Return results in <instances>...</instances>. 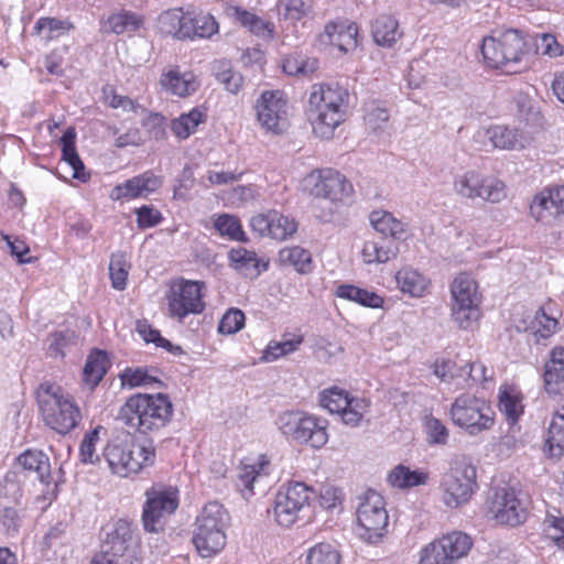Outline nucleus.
I'll return each mask as SVG.
<instances>
[{
	"label": "nucleus",
	"instance_id": "423d86ee",
	"mask_svg": "<svg viewBox=\"0 0 564 564\" xmlns=\"http://www.w3.org/2000/svg\"><path fill=\"white\" fill-rule=\"evenodd\" d=\"M449 414L454 424L468 434L476 435L494 425V411L485 399L471 393H463L453 402Z\"/></svg>",
	"mask_w": 564,
	"mask_h": 564
},
{
	"label": "nucleus",
	"instance_id": "c85d7f7f",
	"mask_svg": "<svg viewBox=\"0 0 564 564\" xmlns=\"http://www.w3.org/2000/svg\"><path fill=\"white\" fill-rule=\"evenodd\" d=\"M187 34L184 33V40L210 39L218 32V23L209 13L193 14L187 12L186 17Z\"/></svg>",
	"mask_w": 564,
	"mask_h": 564
},
{
	"label": "nucleus",
	"instance_id": "ddd939ff",
	"mask_svg": "<svg viewBox=\"0 0 564 564\" xmlns=\"http://www.w3.org/2000/svg\"><path fill=\"white\" fill-rule=\"evenodd\" d=\"M454 191L462 197L481 198L490 203H499L507 196L503 182L495 177H486L476 171L457 175L454 180Z\"/></svg>",
	"mask_w": 564,
	"mask_h": 564
},
{
	"label": "nucleus",
	"instance_id": "2f4dec72",
	"mask_svg": "<svg viewBox=\"0 0 564 564\" xmlns=\"http://www.w3.org/2000/svg\"><path fill=\"white\" fill-rule=\"evenodd\" d=\"M372 36L380 46L391 47L400 37L398 21L391 15H380L372 24Z\"/></svg>",
	"mask_w": 564,
	"mask_h": 564
},
{
	"label": "nucleus",
	"instance_id": "4c0bfd02",
	"mask_svg": "<svg viewBox=\"0 0 564 564\" xmlns=\"http://www.w3.org/2000/svg\"><path fill=\"white\" fill-rule=\"evenodd\" d=\"M75 140H76L75 128H73V127L67 128L59 140L61 144H62V158L65 162H67L72 166V169L74 171L73 176L75 178L83 180V173H84L85 166L76 151Z\"/></svg>",
	"mask_w": 564,
	"mask_h": 564
},
{
	"label": "nucleus",
	"instance_id": "393cba45",
	"mask_svg": "<svg viewBox=\"0 0 564 564\" xmlns=\"http://www.w3.org/2000/svg\"><path fill=\"white\" fill-rule=\"evenodd\" d=\"M229 265L240 275L248 279H256L260 273L267 270V263L261 265L254 251L239 247L234 248L228 253Z\"/></svg>",
	"mask_w": 564,
	"mask_h": 564
},
{
	"label": "nucleus",
	"instance_id": "7c9ffc66",
	"mask_svg": "<svg viewBox=\"0 0 564 564\" xmlns=\"http://www.w3.org/2000/svg\"><path fill=\"white\" fill-rule=\"evenodd\" d=\"M369 220L377 232L381 234V237L389 239L401 240L405 234V225L394 218L392 214L383 210H373Z\"/></svg>",
	"mask_w": 564,
	"mask_h": 564
},
{
	"label": "nucleus",
	"instance_id": "c756f323",
	"mask_svg": "<svg viewBox=\"0 0 564 564\" xmlns=\"http://www.w3.org/2000/svg\"><path fill=\"white\" fill-rule=\"evenodd\" d=\"M232 18L238 21L243 28L248 29L252 34L264 39H273L274 25L271 22L264 21L260 17L247 11L243 8H232Z\"/></svg>",
	"mask_w": 564,
	"mask_h": 564
},
{
	"label": "nucleus",
	"instance_id": "4be33fe9",
	"mask_svg": "<svg viewBox=\"0 0 564 564\" xmlns=\"http://www.w3.org/2000/svg\"><path fill=\"white\" fill-rule=\"evenodd\" d=\"M131 545V528L126 521L120 520L116 523L115 529L107 534V538L101 543L98 555H106L108 560L122 561L126 564Z\"/></svg>",
	"mask_w": 564,
	"mask_h": 564
},
{
	"label": "nucleus",
	"instance_id": "0e129e2a",
	"mask_svg": "<svg viewBox=\"0 0 564 564\" xmlns=\"http://www.w3.org/2000/svg\"><path fill=\"white\" fill-rule=\"evenodd\" d=\"M34 30L37 34L46 32L45 39L50 40L68 30V23L56 18H41L36 21Z\"/></svg>",
	"mask_w": 564,
	"mask_h": 564
},
{
	"label": "nucleus",
	"instance_id": "f3484780",
	"mask_svg": "<svg viewBox=\"0 0 564 564\" xmlns=\"http://www.w3.org/2000/svg\"><path fill=\"white\" fill-rule=\"evenodd\" d=\"M148 406H150L148 393L134 394L120 408L117 420L141 434L162 429L161 424L155 423L156 419Z\"/></svg>",
	"mask_w": 564,
	"mask_h": 564
},
{
	"label": "nucleus",
	"instance_id": "a211bd4d",
	"mask_svg": "<svg viewBox=\"0 0 564 564\" xmlns=\"http://www.w3.org/2000/svg\"><path fill=\"white\" fill-rule=\"evenodd\" d=\"M250 227L260 237H269L278 241H284L297 230V223L278 210H269L250 218Z\"/></svg>",
	"mask_w": 564,
	"mask_h": 564
},
{
	"label": "nucleus",
	"instance_id": "6ab92c4d",
	"mask_svg": "<svg viewBox=\"0 0 564 564\" xmlns=\"http://www.w3.org/2000/svg\"><path fill=\"white\" fill-rule=\"evenodd\" d=\"M15 466L21 468L28 476H33L46 486L44 491L46 499L56 497L57 484L52 479L50 458L45 453L26 449L18 456Z\"/></svg>",
	"mask_w": 564,
	"mask_h": 564
},
{
	"label": "nucleus",
	"instance_id": "69168bd1",
	"mask_svg": "<svg viewBox=\"0 0 564 564\" xmlns=\"http://www.w3.org/2000/svg\"><path fill=\"white\" fill-rule=\"evenodd\" d=\"M76 334L70 329L55 332L50 337L48 352L53 357L64 356V348L75 343Z\"/></svg>",
	"mask_w": 564,
	"mask_h": 564
},
{
	"label": "nucleus",
	"instance_id": "dca6fc26",
	"mask_svg": "<svg viewBox=\"0 0 564 564\" xmlns=\"http://www.w3.org/2000/svg\"><path fill=\"white\" fill-rule=\"evenodd\" d=\"M489 512L498 523L511 527L522 523L527 517V510L512 487L495 490L489 502Z\"/></svg>",
	"mask_w": 564,
	"mask_h": 564
},
{
	"label": "nucleus",
	"instance_id": "4d7b16f0",
	"mask_svg": "<svg viewBox=\"0 0 564 564\" xmlns=\"http://www.w3.org/2000/svg\"><path fill=\"white\" fill-rule=\"evenodd\" d=\"M102 427L96 426L94 430L85 434L79 446V459L84 464H95L99 460L96 454V444L99 441V433Z\"/></svg>",
	"mask_w": 564,
	"mask_h": 564
},
{
	"label": "nucleus",
	"instance_id": "c03bdc74",
	"mask_svg": "<svg viewBox=\"0 0 564 564\" xmlns=\"http://www.w3.org/2000/svg\"><path fill=\"white\" fill-rule=\"evenodd\" d=\"M215 229L230 240L246 242L248 238L242 229L240 220L232 215L223 214L214 223Z\"/></svg>",
	"mask_w": 564,
	"mask_h": 564
},
{
	"label": "nucleus",
	"instance_id": "09e8293b",
	"mask_svg": "<svg viewBox=\"0 0 564 564\" xmlns=\"http://www.w3.org/2000/svg\"><path fill=\"white\" fill-rule=\"evenodd\" d=\"M543 532L545 536L552 540L558 549L564 551V517L554 509L547 512L543 521Z\"/></svg>",
	"mask_w": 564,
	"mask_h": 564
},
{
	"label": "nucleus",
	"instance_id": "4468645a",
	"mask_svg": "<svg viewBox=\"0 0 564 564\" xmlns=\"http://www.w3.org/2000/svg\"><path fill=\"white\" fill-rule=\"evenodd\" d=\"M204 288L203 282L192 280L174 283L166 295L170 315L182 322L189 314H200L205 310Z\"/></svg>",
	"mask_w": 564,
	"mask_h": 564
},
{
	"label": "nucleus",
	"instance_id": "b1692460",
	"mask_svg": "<svg viewBox=\"0 0 564 564\" xmlns=\"http://www.w3.org/2000/svg\"><path fill=\"white\" fill-rule=\"evenodd\" d=\"M544 389L549 394H558L564 390V347L556 346L550 351L544 365Z\"/></svg>",
	"mask_w": 564,
	"mask_h": 564
},
{
	"label": "nucleus",
	"instance_id": "774afa93",
	"mask_svg": "<svg viewBox=\"0 0 564 564\" xmlns=\"http://www.w3.org/2000/svg\"><path fill=\"white\" fill-rule=\"evenodd\" d=\"M535 46L539 53L550 57H557L563 54V46L557 42L556 37L550 33L538 35Z\"/></svg>",
	"mask_w": 564,
	"mask_h": 564
},
{
	"label": "nucleus",
	"instance_id": "2eb2a0df",
	"mask_svg": "<svg viewBox=\"0 0 564 564\" xmlns=\"http://www.w3.org/2000/svg\"><path fill=\"white\" fill-rule=\"evenodd\" d=\"M261 127L274 134L282 133L288 126L286 100L280 90L263 91L256 105Z\"/></svg>",
	"mask_w": 564,
	"mask_h": 564
},
{
	"label": "nucleus",
	"instance_id": "5fc2aeb1",
	"mask_svg": "<svg viewBox=\"0 0 564 564\" xmlns=\"http://www.w3.org/2000/svg\"><path fill=\"white\" fill-rule=\"evenodd\" d=\"M498 42H500V33L497 36L485 37L481 44V54L485 62L496 68L503 66V51L500 45H497Z\"/></svg>",
	"mask_w": 564,
	"mask_h": 564
},
{
	"label": "nucleus",
	"instance_id": "39448f33",
	"mask_svg": "<svg viewBox=\"0 0 564 564\" xmlns=\"http://www.w3.org/2000/svg\"><path fill=\"white\" fill-rule=\"evenodd\" d=\"M315 490L301 481L282 486L274 498V517L279 525L290 528L297 520L308 518Z\"/></svg>",
	"mask_w": 564,
	"mask_h": 564
},
{
	"label": "nucleus",
	"instance_id": "6e6552de",
	"mask_svg": "<svg viewBox=\"0 0 564 564\" xmlns=\"http://www.w3.org/2000/svg\"><path fill=\"white\" fill-rule=\"evenodd\" d=\"M279 430L286 437L321 448L327 443L325 422L300 411L284 412L276 421Z\"/></svg>",
	"mask_w": 564,
	"mask_h": 564
},
{
	"label": "nucleus",
	"instance_id": "a18cd8bd",
	"mask_svg": "<svg viewBox=\"0 0 564 564\" xmlns=\"http://www.w3.org/2000/svg\"><path fill=\"white\" fill-rule=\"evenodd\" d=\"M129 268L130 264L128 262V257L126 252L118 251L111 254L109 263V274L112 282V286L115 289H126Z\"/></svg>",
	"mask_w": 564,
	"mask_h": 564
},
{
	"label": "nucleus",
	"instance_id": "cd10ccee",
	"mask_svg": "<svg viewBox=\"0 0 564 564\" xmlns=\"http://www.w3.org/2000/svg\"><path fill=\"white\" fill-rule=\"evenodd\" d=\"M185 13L181 8L163 11L158 18V29L162 34L171 35L176 40H184V33L187 34Z\"/></svg>",
	"mask_w": 564,
	"mask_h": 564
},
{
	"label": "nucleus",
	"instance_id": "49530a36",
	"mask_svg": "<svg viewBox=\"0 0 564 564\" xmlns=\"http://www.w3.org/2000/svg\"><path fill=\"white\" fill-rule=\"evenodd\" d=\"M389 110L381 105L371 104L366 109L365 123L376 135H380L386 132L389 126Z\"/></svg>",
	"mask_w": 564,
	"mask_h": 564
},
{
	"label": "nucleus",
	"instance_id": "0eeeda50",
	"mask_svg": "<svg viewBox=\"0 0 564 564\" xmlns=\"http://www.w3.org/2000/svg\"><path fill=\"white\" fill-rule=\"evenodd\" d=\"M452 316L462 329H468L480 317L481 302L477 282L468 274H459L451 284Z\"/></svg>",
	"mask_w": 564,
	"mask_h": 564
},
{
	"label": "nucleus",
	"instance_id": "8fccbe9b",
	"mask_svg": "<svg viewBox=\"0 0 564 564\" xmlns=\"http://www.w3.org/2000/svg\"><path fill=\"white\" fill-rule=\"evenodd\" d=\"M319 403L330 413L338 414L349 405V395L345 390L333 387L321 392Z\"/></svg>",
	"mask_w": 564,
	"mask_h": 564
},
{
	"label": "nucleus",
	"instance_id": "f704fd0d",
	"mask_svg": "<svg viewBox=\"0 0 564 564\" xmlns=\"http://www.w3.org/2000/svg\"><path fill=\"white\" fill-rule=\"evenodd\" d=\"M336 295L366 307L379 308L383 305V299L376 292L368 291L352 284L339 285L336 290Z\"/></svg>",
	"mask_w": 564,
	"mask_h": 564
},
{
	"label": "nucleus",
	"instance_id": "72a5a7b5",
	"mask_svg": "<svg viewBox=\"0 0 564 564\" xmlns=\"http://www.w3.org/2000/svg\"><path fill=\"white\" fill-rule=\"evenodd\" d=\"M109 367L108 355L104 350L95 349L88 356L83 376L84 381L95 388L104 378Z\"/></svg>",
	"mask_w": 564,
	"mask_h": 564
},
{
	"label": "nucleus",
	"instance_id": "e433bc0d",
	"mask_svg": "<svg viewBox=\"0 0 564 564\" xmlns=\"http://www.w3.org/2000/svg\"><path fill=\"white\" fill-rule=\"evenodd\" d=\"M161 84L180 97L188 96L196 90V83L191 73L181 74L178 70H170L162 76Z\"/></svg>",
	"mask_w": 564,
	"mask_h": 564
},
{
	"label": "nucleus",
	"instance_id": "13d9d810",
	"mask_svg": "<svg viewBox=\"0 0 564 564\" xmlns=\"http://www.w3.org/2000/svg\"><path fill=\"white\" fill-rule=\"evenodd\" d=\"M338 552L328 543L313 546L307 554V564H339Z\"/></svg>",
	"mask_w": 564,
	"mask_h": 564
},
{
	"label": "nucleus",
	"instance_id": "20e7f679",
	"mask_svg": "<svg viewBox=\"0 0 564 564\" xmlns=\"http://www.w3.org/2000/svg\"><path fill=\"white\" fill-rule=\"evenodd\" d=\"M104 456L113 474L128 477L153 463L154 449L135 444L130 433H126L107 444Z\"/></svg>",
	"mask_w": 564,
	"mask_h": 564
},
{
	"label": "nucleus",
	"instance_id": "473e14b6",
	"mask_svg": "<svg viewBox=\"0 0 564 564\" xmlns=\"http://www.w3.org/2000/svg\"><path fill=\"white\" fill-rule=\"evenodd\" d=\"M497 45L503 51V66L518 63L524 54V40L520 32L513 29L500 32V42Z\"/></svg>",
	"mask_w": 564,
	"mask_h": 564
},
{
	"label": "nucleus",
	"instance_id": "f257e3e1",
	"mask_svg": "<svg viewBox=\"0 0 564 564\" xmlns=\"http://www.w3.org/2000/svg\"><path fill=\"white\" fill-rule=\"evenodd\" d=\"M349 94L335 84L313 85L308 98L307 118L316 135L329 139L345 120Z\"/></svg>",
	"mask_w": 564,
	"mask_h": 564
},
{
	"label": "nucleus",
	"instance_id": "58836bf2",
	"mask_svg": "<svg viewBox=\"0 0 564 564\" xmlns=\"http://www.w3.org/2000/svg\"><path fill=\"white\" fill-rule=\"evenodd\" d=\"M551 456H561L564 449V405L554 413L545 443Z\"/></svg>",
	"mask_w": 564,
	"mask_h": 564
},
{
	"label": "nucleus",
	"instance_id": "ea45409f",
	"mask_svg": "<svg viewBox=\"0 0 564 564\" xmlns=\"http://www.w3.org/2000/svg\"><path fill=\"white\" fill-rule=\"evenodd\" d=\"M279 259L283 264L293 267L301 274L310 273L313 270L311 252L300 246L283 248L279 252Z\"/></svg>",
	"mask_w": 564,
	"mask_h": 564
},
{
	"label": "nucleus",
	"instance_id": "a878e982",
	"mask_svg": "<svg viewBox=\"0 0 564 564\" xmlns=\"http://www.w3.org/2000/svg\"><path fill=\"white\" fill-rule=\"evenodd\" d=\"M487 135L492 145L503 150L524 149L530 143V138L516 128L507 126H494L487 130Z\"/></svg>",
	"mask_w": 564,
	"mask_h": 564
},
{
	"label": "nucleus",
	"instance_id": "bf43d9fd",
	"mask_svg": "<svg viewBox=\"0 0 564 564\" xmlns=\"http://www.w3.org/2000/svg\"><path fill=\"white\" fill-rule=\"evenodd\" d=\"M499 409L511 424L516 423L523 412L520 399L507 390L499 395Z\"/></svg>",
	"mask_w": 564,
	"mask_h": 564
},
{
	"label": "nucleus",
	"instance_id": "052dcab7",
	"mask_svg": "<svg viewBox=\"0 0 564 564\" xmlns=\"http://www.w3.org/2000/svg\"><path fill=\"white\" fill-rule=\"evenodd\" d=\"M141 196L144 195L138 176L129 178L122 184L116 185L110 193V198L112 200L133 199Z\"/></svg>",
	"mask_w": 564,
	"mask_h": 564
},
{
	"label": "nucleus",
	"instance_id": "a19ab883",
	"mask_svg": "<svg viewBox=\"0 0 564 564\" xmlns=\"http://www.w3.org/2000/svg\"><path fill=\"white\" fill-rule=\"evenodd\" d=\"M213 74L216 79L224 85L230 94H238L243 84V77L240 73L232 69L227 59H218L213 63Z\"/></svg>",
	"mask_w": 564,
	"mask_h": 564
},
{
	"label": "nucleus",
	"instance_id": "6e6d98bb",
	"mask_svg": "<svg viewBox=\"0 0 564 564\" xmlns=\"http://www.w3.org/2000/svg\"><path fill=\"white\" fill-rule=\"evenodd\" d=\"M311 12V6L303 0H280L279 13L284 20L296 22Z\"/></svg>",
	"mask_w": 564,
	"mask_h": 564
},
{
	"label": "nucleus",
	"instance_id": "e2e57ef3",
	"mask_svg": "<svg viewBox=\"0 0 564 564\" xmlns=\"http://www.w3.org/2000/svg\"><path fill=\"white\" fill-rule=\"evenodd\" d=\"M425 430L430 444L445 445L447 443L449 432L443 422L434 416H426Z\"/></svg>",
	"mask_w": 564,
	"mask_h": 564
},
{
	"label": "nucleus",
	"instance_id": "37998d69",
	"mask_svg": "<svg viewBox=\"0 0 564 564\" xmlns=\"http://www.w3.org/2000/svg\"><path fill=\"white\" fill-rule=\"evenodd\" d=\"M427 475L417 470H411L403 465L397 466L388 476V481L398 488H412L415 486L424 485Z\"/></svg>",
	"mask_w": 564,
	"mask_h": 564
},
{
	"label": "nucleus",
	"instance_id": "bb28decb",
	"mask_svg": "<svg viewBox=\"0 0 564 564\" xmlns=\"http://www.w3.org/2000/svg\"><path fill=\"white\" fill-rule=\"evenodd\" d=\"M398 240L379 237L366 241L361 250L366 263H386L399 253Z\"/></svg>",
	"mask_w": 564,
	"mask_h": 564
},
{
	"label": "nucleus",
	"instance_id": "3c124183",
	"mask_svg": "<svg viewBox=\"0 0 564 564\" xmlns=\"http://www.w3.org/2000/svg\"><path fill=\"white\" fill-rule=\"evenodd\" d=\"M283 72L293 76H307L313 74L317 67L318 62L315 58H305L302 55H291L283 61Z\"/></svg>",
	"mask_w": 564,
	"mask_h": 564
},
{
	"label": "nucleus",
	"instance_id": "f03ea898",
	"mask_svg": "<svg viewBox=\"0 0 564 564\" xmlns=\"http://www.w3.org/2000/svg\"><path fill=\"white\" fill-rule=\"evenodd\" d=\"M40 414L46 426L58 434L66 435L75 430L83 416L75 399L64 393L62 388L52 382H43L36 389Z\"/></svg>",
	"mask_w": 564,
	"mask_h": 564
},
{
	"label": "nucleus",
	"instance_id": "c9c22d12",
	"mask_svg": "<svg viewBox=\"0 0 564 564\" xmlns=\"http://www.w3.org/2000/svg\"><path fill=\"white\" fill-rule=\"evenodd\" d=\"M395 280L402 293L412 297H421L427 286V280L411 268H403L395 274Z\"/></svg>",
	"mask_w": 564,
	"mask_h": 564
},
{
	"label": "nucleus",
	"instance_id": "1a4fd4ad",
	"mask_svg": "<svg viewBox=\"0 0 564 564\" xmlns=\"http://www.w3.org/2000/svg\"><path fill=\"white\" fill-rule=\"evenodd\" d=\"M476 477V467L468 459L455 462L441 482L444 503L457 508L468 502L477 489Z\"/></svg>",
	"mask_w": 564,
	"mask_h": 564
},
{
	"label": "nucleus",
	"instance_id": "9d476101",
	"mask_svg": "<svg viewBox=\"0 0 564 564\" xmlns=\"http://www.w3.org/2000/svg\"><path fill=\"white\" fill-rule=\"evenodd\" d=\"M357 509V521L364 532L361 539L369 543H377L386 533L389 521L383 497L369 489L360 498Z\"/></svg>",
	"mask_w": 564,
	"mask_h": 564
},
{
	"label": "nucleus",
	"instance_id": "aec40b11",
	"mask_svg": "<svg viewBox=\"0 0 564 564\" xmlns=\"http://www.w3.org/2000/svg\"><path fill=\"white\" fill-rule=\"evenodd\" d=\"M532 217L549 225L564 216V185L549 187L536 194L530 205Z\"/></svg>",
	"mask_w": 564,
	"mask_h": 564
},
{
	"label": "nucleus",
	"instance_id": "603ef678",
	"mask_svg": "<svg viewBox=\"0 0 564 564\" xmlns=\"http://www.w3.org/2000/svg\"><path fill=\"white\" fill-rule=\"evenodd\" d=\"M120 379L123 387L134 388L140 386H163V382L156 377L149 373L145 368H127L121 375Z\"/></svg>",
	"mask_w": 564,
	"mask_h": 564
},
{
	"label": "nucleus",
	"instance_id": "de8ad7c7",
	"mask_svg": "<svg viewBox=\"0 0 564 564\" xmlns=\"http://www.w3.org/2000/svg\"><path fill=\"white\" fill-rule=\"evenodd\" d=\"M149 405L148 409L154 419L156 424H161L164 427L171 420L173 413V404L164 393L148 394Z\"/></svg>",
	"mask_w": 564,
	"mask_h": 564
},
{
	"label": "nucleus",
	"instance_id": "79ce46f5",
	"mask_svg": "<svg viewBox=\"0 0 564 564\" xmlns=\"http://www.w3.org/2000/svg\"><path fill=\"white\" fill-rule=\"evenodd\" d=\"M205 119L206 115L198 108H194L189 112L174 119L171 129L176 137L187 139Z\"/></svg>",
	"mask_w": 564,
	"mask_h": 564
},
{
	"label": "nucleus",
	"instance_id": "9b49d317",
	"mask_svg": "<svg viewBox=\"0 0 564 564\" xmlns=\"http://www.w3.org/2000/svg\"><path fill=\"white\" fill-rule=\"evenodd\" d=\"M473 546L471 538L460 531H453L429 543L421 551V564H455L467 556Z\"/></svg>",
	"mask_w": 564,
	"mask_h": 564
},
{
	"label": "nucleus",
	"instance_id": "680f3d73",
	"mask_svg": "<svg viewBox=\"0 0 564 564\" xmlns=\"http://www.w3.org/2000/svg\"><path fill=\"white\" fill-rule=\"evenodd\" d=\"M245 314L237 308H230L220 319L218 332L224 335H232L245 326Z\"/></svg>",
	"mask_w": 564,
	"mask_h": 564
},
{
	"label": "nucleus",
	"instance_id": "412c9836",
	"mask_svg": "<svg viewBox=\"0 0 564 564\" xmlns=\"http://www.w3.org/2000/svg\"><path fill=\"white\" fill-rule=\"evenodd\" d=\"M352 193V185L345 175L328 169L319 172L313 194L318 198L329 199L332 203L340 202Z\"/></svg>",
	"mask_w": 564,
	"mask_h": 564
},
{
	"label": "nucleus",
	"instance_id": "7ed1b4c3",
	"mask_svg": "<svg viewBox=\"0 0 564 564\" xmlns=\"http://www.w3.org/2000/svg\"><path fill=\"white\" fill-rule=\"evenodd\" d=\"M229 516L223 505L208 502L196 518L193 543L202 557L218 553L226 544Z\"/></svg>",
	"mask_w": 564,
	"mask_h": 564
},
{
	"label": "nucleus",
	"instance_id": "5701e85b",
	"mask_svg": "<svg viewBox=\"0 0 564 564\" xmlns=\"http://www.w3.org/2000/svg\"><path fill=\"white\" fill-rule=\"evenodd\" d=\"M357 26L348 22H329L324 32L318 35V41L324 45L336 46L341 53L355 50L357 42Z\"/></svg>",
	"mask_w": 564,
	"mask_h": 564
},
{
	"label": "nucleus",
	"instance_id": "338daca9",
	"mask_svg": "<svg viewBox=\"0 0 564 564\" xmlns=\"http://www.w3.org/2000/svg\"><path fill=\"white\" fill-rule=\"evenodd\" d=\"M137 224L140 229H147L158 226L162 220V214L159 209L150 205H143L134 209Z\"/></svg>",
	"mask_w": 564,
	"mask_h": 564
},
{
	"label": "nucleus",
	"instance_id": "f8f14e48",
	"mask_svg": "<svg viewBox=\"0 0 564 564\" xmlns=\"http://www.w3.org/2000/svg\"><path fill=\"white\" fill-rule=\"evenodd\" d=\"M177 489L169 487H152L145 491L147 500L143 506L142 522L145 531L159 532L166 519L178 507Z\"/></svg>",
	"mask_w": 564,
	"mask_h": 564
},
{
	"label": "nucleus",
	"instance_id": "864d4df0",
	"mask_svg": "<svg viewBox=\"0 0 564 564\" xmlns=\"http://www.w3.org/2000/svg\"><path fill=\"white\" fill-rule=\"evenodd\" d=\"M109 26L116 34L134 32L139 29L141 20L132 12H120L109 17Z\"/></svg>",
	"mask_w": 564,
	"mask_h": 564
}]
</instances>
